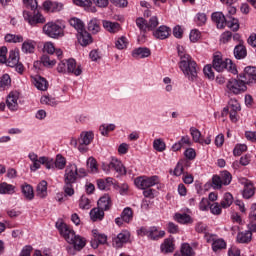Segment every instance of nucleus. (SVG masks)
I'll list each match as a JSON object with an SVG mask.
<instances>
[{"mask_svg": "<svg viewBox=\"0 0 256 256\" xmlns=\"http://www.w3.org/2000/svg\"><path fill=\"white\" fill-rule=\"evenodd\" d=\"M240 79H242L246 85H250V83H255L256 67L247 66L244 69L243 74H240Z\"/></svg>", "mask_w": 256, "mask_h": 256, "instance_id": "obj_12", "label": "nucleus"}, {"mask_svg": "<svg viewBox=\"0 0 256 256\" xmlns=\"http://www.w3.org/2000/svg\"><path fill=\"white\" fill-rule=\"evenodd\" d=\"M73 183L75 182H64V193L68 197H73L75 195V189H73Z\"/></svg>", "mask_w": 256, "mask_h": 256, "instance_id": "obj_52", "label": "nucleus"}, {"mask_svg": "<svg viewBox=\"0 0 256 256\" xmlns=\"http://www.w3.org/2000/svg\"><path fill=\"white\" fill-rule=\"evenodd\" d=\"M100 30H101V27L99 26V20L95 18L90 20V22L88 23V31L96 34V33H99Z\"/></svg>", "mask_w": 256, "mask_h": 256, "instance_id": "obj_45", "label": "nucleus"}, {"mask_svg": "<svg viewBox=\"0 0 256 256\" xmlns=\"http://www.w3.org/2000/svg\"><path fill=\"white\" fill-rule=\"evenodd\" d=\"M244 199H251L255 195V187L252 182H247L242 193Z\"/></svg>", "mask_w": 256, "mask_h": 256, "instance_id": "obj_35", "label": "nucleus"}, {"mask_svg": "<svg viewBox=\"0 0 256 256\" xmlns=\"http://www.w3.org/2000/svg\"><path fill=\"white\" fill-rule=\"evenodd\" d=\"M102 25L109 33H119V31H121V25L118 22L103 20Z\"/></svg>", "mask_w": 256, "mask_h": 256, "instance_id": "obj_19", "label": "nucleus"}, {"mask_svg": "<svg viewBox=\"0 0 256 256\" xmlns=\"http://www.w3.org/2000/svg\"><path fill=\"white\" fill-rule=\"evenodd\" d=\"M159 183V177L158 176H140L135 178L134 185L138 189H149L151 187H155V185H158Z\"/></svg>", "mask_w": 256, "mask_h": 256, "instance_id": "obj_7", "label": "nucleus"}, {"mask_svg": "<svg viewBox=\"0 0 256 256\" xmlns=\"http://www.w3.org/2000/svg\"><path fill=\"white\" fill-rule=\"evenodd\" d=\"M253 240V232L251 230H245L239 232L236 237L237 243L247 244Z\"/></svg>", "mask_w": 256, "mask_h": 256, "instance_id": "obj_16", "label": "nucleus"}, {"mask_svg": "<svg viewBox=\"0 0 256 256\" xmlns=\"http://www.w3.org/2000/svg\"><path fill=\"white\" fill-rule=\"evenodd\" d=\"M224 111L229 112V111H234V112H239L241 111V104L236 99H231L228 103V107L224 108Z\"/></svg>", "mask_w": 256, "mask_h": 256, "instance_id": "obj_40", "label": "nucleus"}, {"mask_svg": "<svg viewBox=\"0 0 256 256\" xmlns=\"http://www.w3.org/2000/svg\"><path fill=\"white\" fill-rule=\"evenodd\" d=\"M227 247V243H225V240L223 239H217L212 243V249L213 251H221V249H225Z\"/></svg>", "mask_w": 256, "mask_h": 256, "instance_id": "obj_51", "label": "nucleus"}, {"mask_svg": "<svg viewBox=\"0 0 256 256\" xmlns=\"http://www.w3.org/2000/svg\"><path fill=\"white\" fill-rule=\"evenodd\" d=\"M44 9H46V11H51L52 13H55L63 9V4L58 2L46 1L44 2Z\"/></svg>", "mask_w": 256, "mask_h": 256, "instance_id": "obj_31", "label": "nucleus"}, {"mask_svg": "<svg viewBox=\"0 0 256 256\" xmlns=\"http://www.w3.org/2000/svg\"><path fill=\"white\" fill-rule=\"evenodd\" d=\"M101 135H109V131H115V124H102L99 128Z\"/></svg>", "mask_w": 256, "mask_h": 256, "instance_id": "obj_50", "label": "nucleus"}, {"mask_svg": "<svg viewBox=\"0 0 256 256\" xmlns=\"http://www.w3.org/2000/svg\"><path fill=\"white\" fill-rule=\"evenodd\" d=\"M91 141H93V132H82L78 138L80 145H91Z\"/></svg>", "mask_w": 256, "mask_h": 256, "instance_id": "obj_32", "label": "nucleus"}, {"mask_svg": "<svg viewBox=\"0 0 256 256\" xmlns=\"http://www.w3.org/2000/svg\"><path fill=\"white\" fill-rule=\"evenodd\" d=\"M5 63L8 67H15L19 63V51L11 50Z\"/></svg>", "mask_w": 256, "mask_h": 256, "instance_id": "obj_27", "label": "nucleus"}, {"mask_svg": "<svg viewBox=\"0 0 256 256\" xmlns=\"http://www.w3.org/2000/svg\"><path fill=\"white\" fill-rule=\"evenodd\" d=\"M43 33L51 39H59L63 37V28L55 22H48L43 26Z\"/></svg>", "mask_w": 256, "mask_h": 256, "instance_id": "obj_8", "label": "nucleus"}, {"mask_svg": "<svg viewBox=\"0 0 256 256\" xmlns=\"http://www.w3.org/2000/svg\"><path fill=\"white\" fill-rule=\"evenodd\" d=\"M35 52V41L26 40L22 43V53H34Z\"/></svg>", "mask_w": 256, "mask_h": 256, "instance_id": "obj_36", "label": "nucleus"}, {"mask_svg": "<svg viewBox=\"0 0 256 256\" xmlns=\"http://www.w3.org/2000/svg\"><path fill=\"white\" fill-rule=\"evenodd\" d=\"M15 193V186L7 182L0 183V195H13Z\"/></svg>", "mask_w": 256, "mask_h": 256, "instance_id": "obj_33", "label": "nucleus"}, {"mask_svg": "<svg viewBox=\"0 0 256 256\" xmlns=\"http://www.w3.org/2000/svg\"><path fill=\"white\" fill-rule=\"evenodd\" d=\"M40 101L42 105H50L51 107H55V105H57L55 98H51L49 96H42Z\"/></svg>", "mask_w": 256, "mask_h": 256, "instance_id": "obj_61", "label": "nucleus"}, {"mask_svg": "<svg viewBox=\"0 0 256 256\" xmlns=\"http://www.w3.org/2000/svg\"><path fill=\"white\" fill-rule=\"evenodd\" d=\"M80 209H91V200L86 196H82L79 200Z\"/></svg>", "mask_w": 256, "mask_h": 256, "instance_id": "obj_58", "label": "nucleus"}, {"mask_svg": "<svg viewBox=\"0 0 256 256\" xmlns=\"http://www.w3.org/2000/svg\"><path fill=\"white\" fill-rule=\"evenodd\" d=\"M181 255L182 256H191L193 255V248L191 247V245L184 243L181 246Z\"/></svg>", "mask_w": 256, "mask_h": 256, "instance_id": "obj_59", "label": "nucleus"}, {"mask_svg": "<svg viewBox=\"0 0 256 256\" xmlns=\"http://www.w3.org/2000/svg\"><path fill=\"white\" fill-rule=\"evenodd\" d=\"M220 179L222 180L223 185H230L233 177L229 171H223L221 173Z\"/></svg>", "mask_w": 256, "mask_h": 256, "instance_id": "obj_56", "label": "nucleus"}, {"mask_svg": "<svg viewBox=\"0 0 256 256\" xmlns=\"http://www.w3.org/2000/svg\"><path fill=\"white\" fill-rule=\"evenodd\" d=\"M212 67L218 73H223V71L226 70L233 73V75H237V67L233 61L231 59L223 60V56H221V54L214 55Z\"/></svg>", "mask_w": 256, "mask_h": 256, "instance_id": "obj_3", "label": "nucleus"}, {"mask_svg": "<svg viewBox=\"0 0 256 256\" xmlns=\"http://www.w3.org/2000/svg\"><path fill=\"white\" fill-rule=\"evenodd\" d=\"M105 217V211L101 208H94L90 211V219L92 221H103Z\"/></svg>", "mask_w": 256, "mask_h": 256, "instance_id": "obj_28", "label": "nucleus"}, {"mask_svg": "<svg viewBox=\"0 0 256 256\" xmlns=\"http://www.w3.org/2000/svg\"><path fill=\"white\" fill-rule=\"evenodd\" d=\"M113 185V178L108 177L106 179H98L97 187L100 191H109Z\"/></svg>", "mask_w": 256, "mask_h": 256, "instance_id": "obj_24", "label": "nucleus"}, {"mask_svg": "<svg viewBox=\"0 0 256 256\" xmlns=\"http://www.w3.org/2000/svg\"><path fill=\"white\" fill-rule=\"evenodd\" d=\"M129 45V40H127V37L122 36L118 38L115 42L116 49H119L122 51L123 49H127V46Z\"/></svg>", "mask_w": 256, "mask_h": 256, "instance_id": "obj_43", "label": "nucleus"}, {"mask_svg": "<svg viewBox=\"0 0 256 256\" xmlns=\"http://www.w3.org/2000/svg\"><path fill=\"white\" fill-rule=\"evenodd\" d=\"M225 25H227V27H229V29H232V31H239V20H237L235 18L229 17L226 20Z\"/></svg>", "mask_w": 256, "mask_h": 256, "instance_id": "obj_49", "label": "nucleus"}, {"mask_svg": "<svg viewBox=\"0 0 256 256\" xmlns=\"http://www.w3.org/2000/svg\"><path fill=\"white\" fill-rule=\"evenodd\" d=\"M179 69L188 81H197V62L191 56L183 57L179 62Z\"/></svg>", "mask_w": 256, "mask_h": 256, "instance_id": "obj_2", "label": "nucleus"}, {"mask_svg": "<svg viewBox=\"0 0 256 256\" xmlns=\"http://www.w3.org/2000/svg\"><path fill=\"white\" fill-rule=\"evenodd\" d=\"M19 92H10L7 99L6 105L10 111H17L19 109Z\"/></svg>", "mask_w": 256, "mask_h": 256, "instance_id": "obj_14", "label": "nucleus"}, {"mask_svg": "<svg viewBox=\"0 0 256 256\" xmlns=\"http://www.w3.org/2000/svg\"><path fill=\"white\" fill-rule=\"evenodd\" d=\"M28 159L32 161V164L30 165V171L35 173V171L41 169V157H39V155H37L35 152H30L28 154Z\"/></svg>", "mask_w": 256, "mask_h": 256, "instance_id": "obj_17", "label": "nucleus"}, {"mask_svg": "<svg viewBox=\"0 0 256 256\" xmlns=\"http://www.w3.org/2000/svg\"><path fill=\"white\" fill-rule=\"evenodd\" d=\"M245 151H247V145L238 144L235 146V148L233 150V155H235V157H240V155L245 153Z\"/></svg>", "mask_w": 256, "mask_h": 256, "instance_id": "obj_57", "label": "nucleus"}, {"mask_svg": "<svg viewBox=\"0 0 256 256\" xmlns=\"http://www.w3.org/2000/svg\"><path fill=\"white\" fill-rule=\"evenodd\" d=\"M23 3L25 7H27V9H31V11H35L38 7L37 0H23Z\"/></svg>", "mask_w": 256, "mask_h": 256, "instance_id": "obj_64", "label": "nucleus"}, {"mask_svg": "<svg viewBox=\"0 0 256 256\" xmlns=\"http://www.w3.org/2000/svg\"><path fill=\"white\" fill-rule=\"evenodd\" d=\"M23 18L27 21V23H29V25H31L32 27H35V25H39V24H43L45 23V17L43 16V14L39 13V12H34V14H32L29 11H24L23 12Z\"/></svg>", "mask_w": 256, "mask_h": 256, "instance_id": "obj_10", "label": "nucleus"}, {"mask_svg": "<svg viewBox=\"0 0 256 256\" xmlns=\"http://www.w3.org/2000/svg\"><path fill=\"white\" fill-rule=\"evenodd\" d=\"M136 25L140 29V31H149L148 22L144 18H137Z\"/></svg>", "mask_w": 256, "mask_h": 256, "instance_id": "obj_55", "label": "nucleus"}, {"mask_svg": "<svg viewBox=\"0 0 256 256\" xmlns=\"http://www.w3.org/2000/svg\"><path fill=\"white\" fill-rule=\"evenodd\" d=\"M56 229H58L60 235L64 237L65 241L73 247H68L67 251L70 255H75V251H81L85 247V238L76 235L75 231L69 227L63 220H58L56 222Z\"/></svg>", "mask_w": 256, "mask_h": 256, "instance_id": "obj_1", "label": "nucleus"}, {"mask_svg": "<svg viewBox=\"0 0 256 256\" xmlns=\"http://www.w3.org/2000/svg\"><path fill=\"white\" fill-rule=\"evenodd\" d=\"M150 56H151V50L147 47L135 48L132 51V57H134V59H146V57H150Z\"/></svg>", "mask_w": 256, "mask_h": 256, "instance_id": "obj_15", "label": "nucleus"}, {"mask_svg": "<svg viewBox=\"0 0 256 256\" xmlns=\"http://www.w3.org/2000/svg\"><path fill=\"white\" fill-rule=\"evenodd\" d=\"M220 205L223 209L231 207L233 205V195L229 192L225 193Z\"/></svg>", "mask_w": 256, "mask_h": 256, "instance_id": "obj_39", "label": "nucleus"}, {"mask_svg": "<svg viewBox=\"0 0 256 256\" xmlns=\"http://www.w3.org/2000/svg\"><path fill=\"white\" fill-rule=\"evenodd\" d=\"M174 219L175 221H177V223H180L181 225L193 224V218L187 213H176L174 215Z\"/></svg>", "mask_w": 256, "mask_h": 256, "instance_id": "obj_21", "label": "nucleus"}, {"mask_svg": "<svg viewBox=\"0 0 256 256\" xmlns=\"http://www.w3.org/2000/svg\"><path fill=\"white\" fill-rule=\"evenodd\" d=\"M171 29H169V27L167 26H160L156 31L153 32L154 37H156V39H167V37H169V33H170Z\"/></svg>", "mask_w": 256, "mask_h": 256, "instance_id": "obj_26", "label": "nucleus"}, {"mask_svg": "<svg viewBox=\"0 0 256 256\" xmlns=\"http://www.w3.org/2000/svg\"><path fill=\"white\" fill-rule=\"evenodd\" d=\"M92 233L94 235L95 241H98L100 245H105V243H107V235L99 234L97 233V230H93Z\"/></svg>", "mask_w": 256, "mask_h": 256, "instance_id": "obj_54", "label": "nucleus"}, {"mask_svg": "<svg viewBox=\"0 0 256 256\" xmlns=\"http://www.w3.org/2000/svg\"><path fill=\"white\" fill-rule=\"evenodd\" d=\"M195 23L199 27H203V25H205V23H207V15L205 13L196 14Z\"/></svg>", "mask_w": 256, "mask_h": 256, "instance_id": "obj_53", "label": "nucleus"}, {"mask_svg": "<svg viewBox=\"0 0 256 256\" xmlns=\"http://www.w3.org/2000/svg\"><path fill=\"white\" fill-rule=\"evenodd\" d=\"M138 235L141 237H148L151 241H158V239H163V237H165V231L159 230L155 226L150 228L142 227L138 230Z\"/></svg>", "mask_w": 256, "mask_h": 256, "instance_id": "obj_5", "label": "nucleus"}, {"mask_svg": "<svg viewBox=\"0 0 256 256\" xmlns=\"http://www.w3.org/2000/svg\"><path fill=\"white\" fill-rule=\"evenodd\" d=\"M112 170L116 171L118 175H126L127 173V170H125V167H123V163H121V161H119L117 158H112L108 165L103 166V171L106 173H109Z\"/></svg>", "mask_w": 256, "mask_h": 256, "instance_id": "obj_9", "label": "nucleus"}, {"mask_svg": "<svg viewBox=\"0 0 256 256\" xmlns=\"http://www.w3.org/2000/svg\"><path fill=\"white\" fill-rule=\"evenodd\" d=\"M190 135L195 143H200V145H203V141H201V132L197 128H190Z\"/></svg>", "mask_w": 256, "mask_h": 256, "instance_id": "obj_47", "label": "nucleus"}, {"mask_svg": "<svg viewBox=\"0 0 256 256\" xmlns=\"http://www.w3.org/2000/svg\"><path fill=\"white\" fill-rule=\"evenodd\" d=\"M36 195L40 199H45L47 197V181L42 180L36 188Z\"/></svg>", "mask_w": 256, "mask_h": 256, "instance_id": "obj_30", "label": "nucleus"}, {"mask_svg": "<svg viewBox=\"0 0 256 256\" xmlns=\"http://www.w3.org/2000/svg\"><path fill=\"white\" fill-rule=\"evenodd\" d=\"M69 23L71 27H74L77 33H80L81 31L85 30V23H83L82 20L77 17L71 18L69 20Z\"/></svg>", "mask_w": 256, "mask_h": 256, "instance_id": "obj_34", "label": "nucleus"}, {"mask_svg": "<svg viewBox=\"0 0 256 256\" xmlns=\"http://www.w3.org/2000/svg\"><path fill=\"white\" fill-rule=\"evenodd\" d=\"M121 217L124 223H131L133 221V210L131 208H125L121 213Z\"/></svg>", "mask_w": 256, "mask_h": 256, "instance_id": "obj_44", "label": "nucleus"}, {"mask_svg": "<svg viewBox=\"0 0 256 256\" xmlns=\"http://www.w3.org/2000/svg\"><path fill=\"white\" fill-rule=\"evenodd\" d=\"M223 186V181L221 180V176H213L212 178V187H214V189H221V187Z\"/></svg>", "mask_w": 256, "mask_h": 256, "instance_id": "obj_62", "label": "nucleus"}, {"mask_svg": "<svg viewBox=\"0 0 256 256\" xmlns=\"http://www.w3.org/2000/svg\"><path fill=\"white\" fill-rule=\"evenodd\" d=\"M57 71L64 75L66 73H71L72 75L79 77V75L83 73V68L81 67V65H77V61H75V59L70 58L60 61L57 66Z\"/></svg>", "mask_w": 256, "mask_h": 256, "instance_id": "obj_4", "label": "nucleus"}, {"mask_svg": "<svg viewBox=\"0 0 256 256\" xmlns=\"http://www.w3.org/2000/svg\"><path fill=\"white\" fill-rule=\"evenodd\" d=\"M160 249H161L162 253H173V251H175V244H173L172 239L167 238L161 244Z\"/></svg>", "mask_w": 256, "mask_h": 256, "instance_id": "obj_29", "label": "nucleus"}, {"mask_svg": "<svg viewBox=\"0 0 256 256\" xmlns=\"http://www.w3.org/2000/svg\"><path fill=\"white\" fill-rule=\"evenodd\" d=\"M87 167L88 169H90L91 173H97V161L95 160V158H88Z\"/></svg>", "mask_w": 256, "mask_h": 256, "instance_id": "obj_60", "label": "nucleus"}, {"mask_svg": "<svg viewBox=\"0 0 256 256\" xmlns=\"http://www.w3.org/2000/svg\"><path fill=\"white\" fill-rule=\"evenodd\" d=\"M6 43H23V36L15 34H6L5 35Z\"/></svg>", "mask_w": 256, "mask_h": 256, "instance_id": "obj_42", "label": "nucleus"}, {"mask_svg": "<svg viewBox=\"0 0 256 256\" xmlns=\"http://www.w3.org/2000/svg\"><path fill=\"white\" fill-rule=\"evenodd\" d=\"M130 237L131 234H129L128 231L120 232L115 238H113V247H116V249H121L125 243L129 242Z\"/></svg>", "mask_w": 256, "mask_h": 256, "instance_id": "obj_13", "label": "nucleus"}, {"mask_svg": "<svg viewBox=\"0 0 256 256\" xmlns=\"http://www.w3.org/2000/svg\"><path fill=\"white\" fill-rule=\"evenodd\" d=\"M212 21L216 23V27L218 29H225V23H227V19L221 12L212 13Z\"/></svg>", "mask_w": 256, "mask_h": 256, "instance_id": "obj_18", "label": "nucleus"}, {"mask_svg": "<svg viewBox=\"0 0 256 256\" xmlns=\"http://www.w3.org/2000/svg\"><path fill=\"white\" fill-rule=\"evenodd\" d=\"M111 205L113 204L111 203V197L109 194H105L98 200V207L102 211H109L111 209Z\"/></svg>", "mask_w": 256, "mask_h": 256, "instance_id": "obj_22", "label": "nucleus"}, {"mask_svg": "<svg viewBox=\"0 0 256 256\" xmlns=\"http://www.w3.org/2000/svg\"><path fill=\"white\" fill-rule=\"evenodd\" d=\"M65 165H67V159L63 155L57 154L54 161L55 169L63 170L65 169Z\"/></svg>", "mask_w": 256, "mask_h": 256, "instance_id": "obj_38", "label": "nucleus"}, {"mask_svg": "<svg viewBox=\"0 0 256 256\" xmlns=\"http://www.w3.org/2000/svg\"><path fill=\"white\" fill-rule=\"evenodd\" d=\"M78 41L82 47H87V45L93 42V39L91 38V34L84 29L83 31L78 32Z\"/></svg>", "mask_w": 256, "mask_h": 256, "instance_id": "obj_20", "label": "nucleus"}, {"mask_svg": "<svg viewBox=\"0 0 256 256\" xmlns=\"http://www.w3.org/2000/svg\"><path fill=\"white\" fill-rule=\"evenodd\" d=\"M11 85V77L9 74H4L0 80V87L5 88Z\"/></svg>", "mask_w": 256, "mask_h": 256, "instance_id": "obj_63", "label": "nucleus"}, {"mask_svg": "<svg viewBox=\"0 0 256 256\" xmlns=\"http://www.w3.org/2000/svg\"><path fill=\"white\" fill-rule=\"evenodd\" d=\"M32 81L35 87L39 89V91H47V87H49V83L45 78L41 76H34L32 78Z\"/></svg>", "mask_w": 256, "mask_h": 256, "instance_id": "obj_23", "label": "nucleus"}, {"mask_svg": "<svg viewBox=\"0 0 256 256\" xmlns=\"http://www.w3.org/2000/svg\"><path fill=\"white\" fill-rule=\"evenodd\" d=\"M41 63L44 67H48L49 69L55 67V65H57V61H55V59H52L47 56V55H44L42 58H41Z\"/></svg>", "mask_w": 256, "mask_h": 256, "instance_id": "obj_48", "label": "nucleus"}, {"mask_svg": "<svg viewBox=\"0 0 256 256\" xmlns=\"http://www.w3.org/2000/svg\"><path fill=\"white\" fill-rule=\"evenodd\" d=\"M78 177V169L76 164H69L64 174V183H75Z\"/></svg>", "mask_w": 256, "mask_h": 256, "instance_id": "obj_11", "label": "nucleus"}, {"mask_svg": "<svg viewBox=\"0 0 256 256\" xmlns=\"http://www.w3.org/2000/svg\"><path fill=\"white\" fill-rule=\"evenodd\" d=\"M21 191H22L25 199H27L28 201H33V199L35 198V193L33 192L32 185H29L27 183L23 184L21 186Z\"/></svg>", "mask_w": 256, "mask_h": 256, "instance_id": "obj_25", "label": "nucleus"}, {"mask_svg": "<svg viewBox=\"0 0 256 256\" xmlns=\"http://www.w3.org/2000/svg\"><path fill=\"white\" fill-rule=\"evenodd\" d=\"M234 56L236 59H245L247 57V49L243 44H239L234 48Z\"/></svg>", "mask_w": 256, "mask_h": 256, "instance_id": "obj_37", "label": "nucleus"}, {"mask_svg": "<svg viewBox=\"0 0 256 256\" xmlns=\"http://www.w3.org/2000/svg\"><path fill=\"white\" fill-rule=\"evenodd\" d=\"M166 147L167 146L165 145V142L161 138L155 139L153 141V148L155 149V151H158L159 153H163Z\"/></svg>", "mask_w": 256, "mask_h": 256, "instance_id": "obj_46", "label": "nucleus"}, {"mask_svg": "<svg viewBox=\"0 0 256 256\" xmlns=\"http://www.w3.org/2000/svg\"><path fill=\"white\" fill-rule=\"evenodd\" d=\"M226 88L228 93H233V95H239L240 93H245L247 91V84L243 81V78L237 79H230L227 84Z\"/></svg>", "mask_w": 256, "mask_h": 256, "instance_id": "obj_6", "label": "nucleus"}, {"mask_svg": "<svg viewBox=\"0 0 256 256\" xmlns=\"http://www.w3.org/2000/svg\"><path fill=\"white\" fill-rule=\"evenodd\" d=\"M40 165H44L47 169H55V160L47 156H41Z\"/></svg>", "mask_w": 256, "mask_h": 256, "instance_id": "obj_41", "label": "nucleus"}]
</instances>
